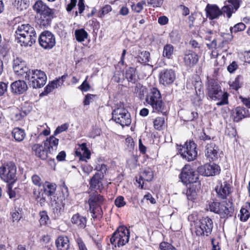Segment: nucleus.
Segmentation results:
<instances>
[{
    "label": "nucleus",
    "mask_w": 250,
    "mask_h": 250,
    "mask_svg": "<svg viewBox=\"0 0 250 250\" xmlns=\"http://www.w3.org/2000/svg\"><path fill=\"white\" fill-rule=\"evenodd\" d=\"M174 53V47L172 44H167L164 47L163 56L167 59H171Z\"/></svg>",
    "instance_id": "37"
},
{
    "label": "nucleus",
    "mask_w": 250,
    "mask_h": 250,
    "mask_svg": "<svg viewBox=\"0 0 250 250\" xmlns=\"http://www.w3.org/2000/svg\"><path fill=\"white\" fill-rule=\"evenodd\" d=\"M240 0H229L228 4H225L220 10L216 5L208 4L205 11L207 17L210 20L218 18L223 14H226L228 18H230L240 6Z\"/></svg>",
    "instance_id": "1"
},
{
    "label": "nucleus",
    "mask_w": 250,
    "mask_h": 250,
    "mask_svg": "<svg viewBox=\"0 0 250 250\" xmlns=\"http://www.w3.org/2000/svg\"><path fill=\"white\" fill-rule=\"evenodd\" d=\"M79 250H87L86 245L82 239L78 237L76 240Z\"/></svg>",
    "instance_id": "57"
},
{
    "label": "nucleus",
    "mask_w": 250,
    "mask_h": 250,
    "mask_svg": "<svg viewBox=\"0 0 250 250\" xmlns=\"http://www.w3.org/2000/svg\"><path fill=\"white\" fill-rule=\"evenodd\" d=\"M226 134L230 138H234L236 135V130L234 128H228L226 130Z\"/></svg>",
    "instance_id": "58"
},
{
    "label": "nucleus",
    "mask_w": 250,
    "mask_h": 250,
    "mask_svg": "<svg viewBox=\"0 0 250 250\" xmlns=\"http://www.w3.org/2000/svg\"><path fill=\"white\" fill-rule=\"evenodd\" d=\"M26 80L29 81V84L33 88H40L46 83L47 76L44 72L41 70L33 69L30 74V77Z\"/></svg>",
    "instance_id": "9"
},
{
    "label": "nucleus",
    "mask_w": 250,
    "mask_h": 250,
    "mask_svg": "<svg viewBox=\"0 0 250 250\" xmlns=\"http://www.w3.org/2000/svg\"><path fill=\"white\" fill-rule=\"evenodd\" d=\"M104 175L96 173L91 178L90 181V187L93 189L98 190L100 192L103 189L102 180Z\"/></svg>",
    "instance_id": "23"
},
{
    "label": "nucleus",
    "mask_w": 250,
    "mask_h": 250,
    "mask_svg": "<svg viewBox=\"0 0 250 250\" xmlns=\"http://www.w3.org/2000/svg\"><path fill=\"white\" fill-rule=\"evenodd\" d=\"M64 204L56 202L53 208V212L57 216H60L64 209Z\"/></svg>",
    "instance_id": "41"
},
{
    "label": "nucleus",
    "mask_w": 250,
    "mask_h": 250,
    "mask_svg": "<svg viewBox=\"0 0 250 250\" xmlns=\"http://www.w3.org/2000/svg\"><path fill=\"white\" fill-rule=\"evenodd\" d=\"M96 95L88 94H87L84 98V101L83 102V104L84 105H87L90 104L91 102H92L94 101V99L96 97Z\"/></svg>",
    "instance_id": "54"
},
{
    "label": "nucleus",
    "mask_w": 250,
    "mask_h": 250,
    "mask_svg": "<svg viewBox=\"0 0 250 250\" xmlns=\"http://www.w3.org/2000/svg\"><path fill=\"white\" fill-rule=\"evenodd\" d=\"M40 216V223L41 225H45L49 220V217L46 211H40L39 213Z\"/></svg>",
    "instance_id": "46"
},
{
    "label": "nucleus",
    "mask_w": 250,
    "mask_h": 250,
    "mask_svg": "<svg viewBox=\"0 0 250 250\" xmlns=\"http://www.w3.org/2000/svg\"><path fill=\"white\" fill-rule=\"evenodd\" d=\"M112 119L122 126H128L131 122L130 114L124 108L115 109L112 112Z\"/></svg>",
    "instance_id": "10"
},
{
    "label": "nucleus",
    "mask_w": 250,
    "mask_h": 250,
    "mask_svg": "<svg viewBox=\"0 0 250 250\" xmlns=\"http://www.w3.org/2000/svg\"><path fill=\"white\" fill-rule=\"evenodd\" d=\"M17 39L18 42L20 43L21 46L25 47L31 46L36 41L37 34L35 33L31 35H25L24 37H19Z\"/></svg>",
    "instance_id": "25"
},
{
    "label": "nucleus",
    "mask_w": 250,
    "mask_h": 250,
    "mask_svg": "<svg viewBox=\"0 0 250 250\" xmlns=\"http://www.w3.org/2000/svg\"><path fill=\"white\" fill-rule=\"evenodd\" d=\"M196 186L194 184H190L187 189L186 195L188 200L193 201L196 198L198 189H196Z\"/></svg>",
    "instance_id": "30"
},
{
    "label": "nucleus",
    "mask_w": 250,
    "mask_h": 250,
    "mask_svg": "<svg viewBox=\"0 0 250 250\" xmlns=\"http://www.w3.org/2000/svg\"><path fill=\"white\" fill-rule=\"evenodd\" d=\"M79 88L82 91L86 92L90 89V86L89 83H87V80H85L82 84L79 87Z\"/></svg>",
    "instance_id": "59"
},
{
    "label": "nucleus",
    "mask_w": 250,
    "mask_h": 250,
    "mask_svg": "<svg viewBox=\"0 0 250 250\" xmlns=\"http://www.w3.org/2000/svg\"><path fill=\"white\" fill-rule=\"evenodd\" d=\"M180 178L185 184H194L198 179L197 172L191 168L190 165H186L182 168Z\"/></svg>",
    "instance_id": "11"
},
{
    "label": "nucleus",
    "mask_w": 250,
    "mask_h": 250,
    "mask_svg": "<svg viewBox=\"0 0 250 250\" xmlns=\"http://www.w3.org/2000/svg\"><path fill=\"white\" fill-rule=\"evenodd\" d=\"M199 57L197 54L192 50H187L185 52L183 61L185 66L191 68L194 66L198 62Z\"/></svg>",
    "instance_id": "16"
},
{
    "label": "nucleus",
    "mask_w": 250,
    "mask_h": 250,
    "mask_svg": "<svg viewBox=\"0 0 250 250\" xmlns=\"http://www.w3.org/2000/svg\"><path fill=\"white\" fill-rule=\"evenodd\" d=\"M215 191L218 198L225 199L230 193V187L227 182H219L215 188Z\"/></svg>",
    "instance_id": "18"
},
{
    "label": "nucleus",
    "mask_w": 250,
    "mask_h": 250,
    "mask_svg": "<svg viewBox=\"0 0 250 250\" xmlns=\"http://www.w3.org/2000/svg\"><path fill=\"white\" fill-rule=\"evenodd\" d=\"M241 78L240 76H238L233 82H230V87L236 90H238L241 87L240 83V79Z\"/></svg>",
    "instance_id": "49"
},
{
    "label": "nucleus",
    "mask_w": 250,
    "mask_h": 250,
    "mask_svg": "<svg viewBox=\"0 0 250 250\" xmlns=\"http://www.w3.org/2000/svg\"><path fill=\"white\" fill-rule=\"evenodd\" d=\"M59 141V139L55 138L54 135L50 136L45 140L44 146L50 154L55 155L56 154Z\"/></svg>",
    "instance_id": "19"
},
{
    "label": "nucleus",
    "mask_w": 250,
    "mask_h": 250,
    "mask_svg": "<svg viewBox=\"0 0 250 250\" xmlns=\"http://www.w3.org/2000/svg\"><path fill=\"white\" fill-rule=\"evenodd\" d=\"M77 0H70V2L66 6V10L70 12L76 5Z\"/></svg>",
    "instance_id": "64"
},
{
    "label": "nucleus",
    "mask_w": 250,
    "mask_h": 250,
    "mask_svg": "<svg viewBox=\"0 0 250 250\" xmlns=\"http://www.w3.org/2000/svg\"><path fill=\"white\" fill-rule=\"evenodd\" d=\"M208 97L215 101H218L216 104L221 106L228 104V94L223 91L219 84L215 81L210 82L208 86Z\"/></svg>",
    "instance_id": "2"
},
{
    "label": "nucleus",
    "mask_w": 250,
    "mask_h": 250,
    "mask_svg": "<svg viewBox=\"0 0 250 250\" xmlns=\"http://www.w3.org/2000/svg\"><path fill=\"white\" fill-rule=\"evenodd\" d=\"M199 173L206 176H214L220 173V167L215 164H206L197 168Z\"/></svg>",
    "instance_id": "15"
},
{
    "label": "nucleus",
    "mask_w": 250,
    "mask_h": 250,
    "mask_svg": "<svg viewBox=\"0 0 250 250\" xmlns=\"http://www.w3.org/2000/svg\"><path fill=\"white\" fill-rule=\"evenodd\" d=\"M33 10L40 15L39 22L44 27L50 24L53 16L52 10L49 8L42 0L37 1L33 5Z\"/></svg>",
    "instance_id": "3"
},
{
    "label": "nucleus",
    "mask_w": 250,
    "mask_h": 250,
    "mask_svg": "<svg viewBox=\"0 0 250 250\" xmlns=\"http://www.w3.org/2000/svg\"><path fill=\"white\" fill-rule=\"evenodd\" d=\"M237 68L238 65L237 63L235 61H233L228 66L227 69L230 73H233Z\"/></svg>",
    "instance_id": "61"
},
{
    "label": "nucleus",
    "mask_w": 250,
    "mask_h": 250,
    "mask_svg": "<svg viewBox=\"0 0 250 250\" xmlns=\"http://www.w3.org/2000/svg\"><path fill=\"white\" fill-rule=\"evenodd\" d=\"M32 149L35 152L36 155L42 160L46 159L50 154L47 149L45 148L40 144H35L32 146Z\"/></svg>",
    "instance_id": "26"
},
{
    "label": "nucleus",
    "mask_w": 250,
    "mask_h": 250,
    "mask_svg": "<svg viewBox=\"0 0 250 250\" xmlns=\"http://www.w3.org/2000/svg\"><path fill=\"white\" fill-rule=\"evenodd\" d=\"M153 178V172L151 168H146L144 170L140 175L142 180L149 182Z\"/></svg>",
    "instance_id": "35"
},
{
    "label": "nucleus",
    "mask_w": 250,
    "mask_h": 250,
    "mask_svg": "<svg viewBox=\"0 0 250 250\" xmlns=\"http://www.w3.org/2000/svg\"><path fill=\"white\" fill-rule=\"evenodd\" d=\"M44 193L41 194V193L38 192V194L35 197L36 199L38 201V202H40L41 204H42L44 202L45 200V197L43 195Z\"/></svg>",
    "instance_id": "63"
},
{
    "label": "nucleus",
    "mask_w": 250,
    "mask_h": 250,
    "mask_svg": "<svg viewBox=\"0 0 250 250\" xmlns=\"http://www.w3.org/2000/svg\"><path fill=\"white\" fill-rule=\"evenodd\" d=\"M148 5L153 7H160L163 3V0H146Z\"/></svg>",
    "instance_id": "55"
},
{
    "label": "nucleus",
    "mask_w": 250,
    "mask_h": 250,
    "mask_svg": "<svg viewBox=\"0 0 250 250\" xmlns=\"http://www.w3.org/2000/svg\"><path fill=\"white\" fill-rule=\"evenodd\" d=\"M76 155L79 157L80 160L84 161L85 159H89L91 153L86 147L85 143H83L75 151Z\"/></svg>",
    "instance_id": "27"
},
{
    "label": "nucleus",
    "mask_w": 250,
    "mask_h": 250,
    "mask_svg": "<svg viewBox=\"0 0 250 250\" xmlns=\"http://www.w3.org/2000/svg\"><path fill=\"white\" fill-rule=\"evenodd\" d=\"M213 227V221L210 218L202 217L195 223V232L198 236H208L211 233Z\"/></svg>",
    "instance_id": "8"
},
{
    "label": "nucleus",
    "mask_w": 250,
    "mask_h": 250,
    "mask_svg": "<svg viewBox=\"0 0 250 250\" xmlns=\"http://www.w3.org/2000/svg\"><path fill=\"white\" fill-rule=\"evenodd\" d=\"M58 250H68L69 248V241L66 236H60L55 241Z\"/></svg>",
    "instance_id": "28"
},
{
    "label": "nucleus",
    "mask_w": 250,
    "mask_h": 250,
    "mask_svg": "<svg viewBox=\"0 0 250 250\" xmlns=\"http://www.w3.org/2000/svg\"><path fill=\"white\" fill-rule=\"evenodd\" d=\"M35 33L36 31L33 26L29 24H23L19 25L16 31V39Z\"/></svg>",
    "instance_id": "21"
},
{
    "label": "nucleus",
    "mask_w": 250,
    "mask_h": 250,
    "mask_svg": "<svg viewBox=\"0 0 250 250\" xmlns=\"http://www.w3.org/2000/svg\"><path fill=\"white\" fill-rule=\"evenodd\" d=\"M71 221L72 224L77 225L80 228L83 229L86 226V218L81 215L79 213L74 214L71 219Z\"/></svg>",
    "instance_id": "29"
},
{
    "label": "nucleus",
    "mask_w": 250,
    "mask_h": 250,
    "mask_svg": "<svg viewBox=\"0 0 250 250\" xmlns=\"http://www.w3.org/2000/svg\"><path fill=\"white\" fill-rule=\"evenodd\" d=\"M0 178L7 183H14L17 179L15 164L9 162L2 165L0 167Z\"/></svg>",
    "instance_id": "7"
},
{
    "label": "nucleus",
    "mask_w": 250,
    "mask_h": 250,
    "mask_svg": "<svg viewBox=\"0 0 250 250\" xmlns=\"http://www.w3.org/2000/svg\"><path fill=\"white\" fill-rule=\"evenodd\" d=\"M25 65V62L23 61L21 58H17L13 60V68L14 72L19 71Z\"/></svg>",
    "instance_id": "39"
},
{
    "label": "nucleus",
    "mask_w": 250,
    "mask_h": 250,
    "mask_svg": "<svg viewBox=\"0 0 250 250\" xmlns=\"http://www.w3.org/2000/svg\"><path fill=\"white\" fill-rule=\"evenodd\" d=\"M177 149L183 158L192 161L197 156V145L192 141L186 142L184 145L178 146Z\"/></svg>",
    "instance_id": "6"
},
{
    "label": "nucleus",
    "mask_w": 250,
    "mask_h": 250,
    "mask_svg": "<svg viewBox=\"0 0 250 250\" xmlns=\"http://www.w3.org/2000/svg\"><path fill=\"white\" fill-rule=\"evenodd\" d=\"M198 117V114L195 111H187L185 113V120L186 121H192Z\"/></svg>",
    "instance_id": "43"
},
{
    "label": "nucleus",
    "mask_w": 250,
    "mask_h": 250,
    "mask_svg": "<svg viewBox=\"0 0 250 250\" xmlns=\"http://www.w3.org/2000/svg\"><path fill=\"white\" fill-rule=\"evenodd\" d=\"M159 248L161 250H174L175 248L171 244L166 242H161Z\"/></svg>",
    "instance_id": "51"
},
{
    "label": "nucleus",
    "mask_w": 250,
    "mask_h": 250,
    "mask_svg": "<svg viewBox=\"0 0 250 250\" xmlns=\"http://www.w3.org/2000/svg\"><path fill=\"white\" fill-rule=\"evenodd\" d=\"M246 25L243 22H239L236 24H235L233 27L230 28V32L232 33H237L238 32H240L243 31L246 28Z\"/></svg>",
    "instance_id": "44"
},
{
    "label": "nucleus",
    "mask_w": 250,
    "mask_h": 250,
    "mask_svg": "<svg viewBox=\"0 0 250 250\" xmlns=\"http://www.w3.org/2000/svg\"><path fill=\"white\" fill-rule=\"evenodd\" d=\"M89 211L92 214L91 216L93 218L100 219L103 216V212L101 208V206L89 208Z\"/></svg>",
    "instance_id": "38"
},
{
    "label": "nucleus",
    "mask_w": 250,
    "mask_h": 250,
    "mask_svg": "<svg viewBox=\"0 0 250 250\" xmlns=\"http://www.w3.org/2000/svg\"><path fill=\"white\" fill-rule=\"evenodd\" d=\"M112 10L111 6L109 5H105L98 12V17L103 18L104 16Z\"/></svg>",
    "instance_id": "47"
},
{
    "label": "nucleus",
    "mask_w": 250,
    "mask_h": 250,
    "mask_svg": "<svg viewBox=\"0 0 250 250\" xmlns=\"http://www.w3.org/2000/svg\"><path fill=\"white\" fill-rule=\"evenodd\" d=\"M130 232L129 229L124 226H121L113 233L110 238L111 244L115 247L125 245L129 241Z\"/></svg>",
    "instance_id": "5"
},
{
    "label": "nucleus",
    "mask_w": 250,
    "mask_h": 250,
    "mask_svg": "<svg viewBox=\"0 0 250 250\" xmlns=\"http://www.w3.org/2000/svg\"><path fill=\"white\" fill-rule=\"evenodd\" d=\"M146 101L151 106L153 112L161 113L163 114L167 112L160 92L157 88H152L151 89L149 93L146 96Z\"/></svg>",
    "instance_id": "4"
},
{
    "label": "nucleus",
    "mask_w": 250,
    "mask_h": 250,
    "mask_svg": "<svg viewBox=\"0 0 250 250\" xmlns=\"http://www.w3.org/2000/svg\"><path fill=\"white\" fill-rule=\"evenodd\" d=\"M165 122V118L164 117H157L153 121L154 128L158 130H162Z\"/></svg>",
    "instance_id": "40"
},
{
    "label": "nucleus",
    "mask_w": 250,
    "mask_h": 250,
    "mask_svg": "<svg viewBox=\"0 0 250 250\" xmlns=\"http://www.w3.org/2000/svg\"><path fill=\"white\" fill-rule=\"evenodd\" d=\"M135 58L137 60V62L141 63H146L150 61V53L149 52L145 51L140 52L138 56Z\"/></svg>",
    "instance_id": "33"
},
{
    "label": "nucleus",
    "mask_w": 250,
    "mask_h": 250,
    "mask_svg": "<svg viewBox=\"0 0 250 250\" xmlns=\"http://www.w3.org/2000/svg\"><path fill=\"white\" fill-rule=\"evenodd\" d=\"M126 145L129 149H133L134 146V143L132 137H128L125 139Z\"/></svg>",
    "instance_id": "62"
},
{
    "label": "nucleus",
    "mask_w": 250,
    "mask_h": 250,
    "mask_svg": "<svg viewBox=\"0 0 250 250\" xmlns=\"http://www.w3.org/2000/svg\"><path fill=\"white\" fill-rule=\"evenodd\" d=\"M69 127V124L68 123H64L60 126L57 127L54 132V135L56 136L58 134L66 131Z\"/></svg>",
    "instance_id": "50"
},
{
    "label": "nucleus",
    "mask_w": 250,
    "mask_h": 250,
    "mask_svg": "<svg viewBox=\"0 0 250 250\" xmlns=\"http://www.w3.org/2000/svg\"><path fill=\"white\" fill-rule=\"evenodd\" d=\"M55 88H57V82H51L45 87L44 92V94H47L52 92Z\"/></svg>",
    "instance_id": "48"
},
{
    "label": "nucleus",
    "mask_w": 250,
    "mask_h": 250,
    "mask_svg": "<svg viewBox=\"0 0 250 250\" xmlns=\"http://www.w3.org/2000/svg\"><path fill=\"white\" fill-rule=\"evenodd\" d=\"M12 135L16 141L21 142L24 139L25 133L24 130L17 127L13 130Z\"/></svg>",
    "instance_id": "34"
},
{
    "label": "nucleus",
    "mask_w": 250,
    "mask_h": 250,
    "mask_svg": "<svg viewBox=\"0 0 250 250\" xmlns=\"http://www.w3.org/2000/svg\"><path fill=\"white\" fill-rule=\"evenodd\" d=\"M146 4V1L142 0L138 2L136 4H133L131 5V8L133 11L136 13H140L143 9L144 5Z\"/></svg>",
    "instance_id": "45"
},
{
    "label": "nucleus",
    "mask_w": 250,
    "mask_h": 250,
    "mask_svg": "<svg viewBox=\"0 0 250 250\" xmlns=\"http://www.w3.org/2000/svg\"><path fill=\"white\" fill-rule=\"evenodd\" d=\"M39 42L40 45L45 49L52 48L56 44L54 35L48 31L42 33L39 38Z\"/></svg>",
    "instance_id": "13"
},
{
    "label": "nucleus",
    "mask_w": 250,
    "mask_h": 250,
    "mask_svg": "<svg viewBox=\"0 0 250 250\" xmlns=\"http://www.w3.org/2000/svg\"><path fill=\"white\" fill-rule=\"evenodd\" d=\"M44 194L47 196H50L54 194L56 185L55 184L49 182H45L43 185Z\"/></svg>",
    "instance_id": "31"
},
{
    "label": "nucleus",
    "mask_w": 250,
    "mask_h": 250,
    "mask_svg": "<svg viewBox=\"0 0 250 250\" xmlns=\"http://www.w3.org/2000/svg\"><path fill=\"white\" fill-rule=\"evenodd\" d=\"M240 213V220L241 221H246L249 218L250 216V213L248 210L245 208H242L241 209Z\"/></svg>",
    "instance_id": "52"
},
{
    "label": "nucleus",
    "mask_w": 250,
    "mask_h": 250,
    "mask_svg": "<svg viewBox=\"0 0 250 250\" xmlns=\"http://www.w3.org/2000/svg\"><path fill=\"white\" fill-rule=\"evenodd\" d=\"M31 70L26 65L23 67L22 69L19 71L15 72L17 75L20 77V78L24 79L27 80V78L30 77V74L31 73Z\"/></svg>",
    "instance_id": "36"
},
{
    "label": "nucleus",
    "mask_w": 250,
    "mask_h": 250,
    "mask_svg": "<svg viewBox=\"0 0 250 250\" xmlns=\"http://www.w3.org/2000/svg\"><path fill=\"white\" fill-rule=\"evenodd\" d=\"M104 199L103 196L95 192L89 195L88 204L89 208L101 207L103 204Z\"/></svg>",
    "instance_id": "24"
},
{
    "label": "nucleus",
    "mask_w": 250,
    "mask_h": 250,
    "mask_svg": "<svg viewBox=\"0 0 250 250\" xmlns=\"http://www.w3.org/2000/svg\"><path fill=\"white\" fill-rule=\"evenodd\" d=\"M208 209L210 211L219 214L222 218L231 216L233 211V208L231 207H227L216 202H210L208 204Z\"/></svg>",
    "instance_id": "12"
},
{
    "label": "nucleus",
    "mask_w": 250,
    "mask_h": 250,
    "mask_svg": "<svg viewBox=\"0 0 250 250\" xmlns=\"http://www.w3.org/2000/svg\"><path fill=\"white\" fill-rule=\"evenodd\" d=\"M125 77L129 82L134 83L135 81V69L130 67L126 71Z\"/></svg>",
    "instance_id": "42"
},
{
    "label": "nucleus",
    "mask_w": 250,
    "mask_h": 250,
    "mask_svg": "<svg viewBox=\"0 0 250 250\" xmlns=\"http://www.w3.org/2000/svg\"><path fill=\"white\" fill-rule=\"evenodd\" d=\"M250 115L249 111L244 107L238 106L235 108L232 112V117L234 122H238L242 119Z\"/></svg>",
    "instance_id": "22"
},
{
    "label": "nucleus",
    "mask_w": 250,
    "mask_h": 250,
    "mask_svg": "<svg viewBox=\"0 0 250 250\" xmlns=\"http://www.w3.org/2000/svg\"><path fill=\"white\" fill-rule=\"evenodd\" d=\"M95 169L97 171L101 172L102 173L101 175H104V173H105L107 170L106 166L104 164H98L96 166Z\"/></svg>",
    "instance_id": "60"
},
{
    "label": "nucleus",
    "mask_w": 250,
    "mask_h": 250,
    "mask_svg": "<svg viewBox=\"0 0 250 250\" xmlns=\"http://www.w3.org/2000/svg\"><path fill=\"white\" fill-rule=\"evenodd\" d=\"M115 206L118 208H121L125 205V202L124 201V197L119 196L117 197L114 201Z\"/></svg>",
    "instance_id": "53"
},
{
    "label": "nucleus",
    "mask_w": 250,
    "mask_h": 250,
    "mask_svg": "<svg viewBox=\"0 0 250 250\" xmlns=\"http://www.w3.org/2000/svg\"><path fill=\"white\" fill-rule=\"evenodd\" d=\"M218 147L213 142L208 144L206 146L205 155L210 161H214L218 159Z\"/></svg>",
    "instance_id": "17"
},
{
    "label": "nucleus",
    "mask_w": 250,
    "mask_h": 250,
    "mask_svg": "<svg viewBox=\"0 0 250 250\" xmlns=\"http://www.w3.org/2000/svg\"><path fill=\"white\" fill-rule=\"evenodd\" d=\"M32 181L35 185L38 187H41L42 183L41 178L36 174L32 176Z\"/></svg>",
    "instance_id": "56"
},
{
    "label": "nucleus",
    "mask_w": 250,
    "mask_h": 250,
    "mask_svg": "<svg viewBox=\"0 0 250 250\" xmlns=\"http://www.w3.org/2000/svg\"><path fill=\"white\" fill-rule=\"evenodd\" d=\"M27 88L26 83L23 80L16 81L11 84V92L16 94H22L27 90Z\"/></svg>",
    "instance_id": "20"
},
{
    "label": "nucleus",
    "mask_w": 250,
    "mask_h": 250,
    "mask_svg": "<svg viewBox=\"0 0 250 250\" xmlns=\"http://www.w3.org/2000/svg\"><path fill=\"white\" fill-rule=\"evenodd\" d=\"M75 35L76 40L80 42H83L88 36L87 32L83 28L76 30Z\"/></svg>",
    "instance_id": "32"
},
{
    "label": "nucleus",
    "mask_w": 250,
    "mask_h": 250,
    "mask_svg": "<svg viewBox=\"0 0 250 250\" xmlns=\"http://www.w3.org/2000/svg\"><path fill=\"white\" fill-rule=\"evenodd\" d=\"M159 83L165 86L172 84L176 79V74L172 69H164L159 74Z\"/></svg>",
    "instance_id": "14"
}]
</instances>
